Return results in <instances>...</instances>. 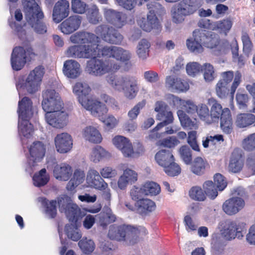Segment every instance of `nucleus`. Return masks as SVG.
<instances>
[{
  "label": "nucleus",
  "instance_id": "nucleus-46",
  "mask_svg": "<svg viewBox=\"0 0 255 255\" xmlns=\"http://www.w3.org/2000/svg\"><path fill=\"white\" fill-rule=\"evenodd\" d=\"M205 195L211 199L214 200L218 196V188L212 181H207L203 185Z\"/></svg>",
  "mask_w": 255,
  "mask_h": 255
},
{
  "label": "nucleus",
  "instance_id": "nucleus-19",
  "mask_svg": "<svg viewBox=\"0 0 255 255\" xmlns=\"http://www.w3.org/2000/svg\"><path fill=\"white\" fill-rule=\"evenodd\" d=\"M70 13V3L67 0H59L53 7L52 19L56 23L67 17Z\"/></svg>",
  "mask_w": 255,
  "mask_h": 255
},
{
  "label": "nucleus",
  "instance_id": "nucleus-23",
  "mask_svg": "<svg viewBox=\"0 0 255 255\" xmlns=\"http://www.w3.org/2000/svg\"><path fill=\"white\" fill-rule=\"evenodd\" d=\"M243 229L235 221H227L222 233L227 240H231L236 237L241 239L243 237Z\"/></svg>",
  "mask_w": 255,
  "mask_h": 255
},
{
  "label": "nucleus",
  "instance_id": "nucleus-2",
  "mask_svg": "<svg viewBox=\"0 0 255 255\" xmlns=\"http://www.w3.org/2000/svg\"><path fill=\"white\" fill-rule=\"evenodd\" d=\"M42 107L46 112L47 123L53 127L62 128L66 119L65 114L61 110L63 103L59 94L54 90H47L42 94Z\"/></svg>",
  "mask_w": 255,
  "mask_h": 255
},
{
  "label": "nucleus",
  "instance_id": "nucleus-59",
  "mask_svg": "<svg viewBox=\"0 0 255 255\" xmlns=\"http://www.w3.org/2000/svg\"><path fill=\"white\" fill-rule=\"evenodd\" d=\"M179 143V141L175 136H170L159 140L157 145L168 148H173Z\"/></svg>",
  "mask_w": 255,
  "mask_h": 255
},
{
  "label": "nucleus",
  "instance_id": "nucleus-35",
  "mask_svg": "<svg viewBox=\"0 0 255 255\" xmlns=\"http://www.w3.org/2000/svg\"><path fill=\"white\" fill-rule=\"evenodd\" d=\"M208 104L211 107L210 115L213 123L218 122L219 118L222 117L224 109L217 100L213 98L208 99Z\"/></svg>",
  "mask_w": 255,
  "mask_h": 255
},
{
  "label": "nucleus",
  "instance_id": "nucleus-5",
  "mask_svg": "<svg viewBox=\"0 0 255 255\" xmlns=\"http://www.w3.org/2000/svg\"><path fill=\"white\" fill-rule=\"evenodd\" d=\"M193 38L186 40L188 49L195 53H200L203 51L202 44L212 48L217 44L218 35L206 29H196L193 32Z\"/></svg>",
  "mask_w": 255,
  "mask_h": 255
},
{
  "label": "nucleus",
  "instance_id": "nucleus-14",
  "mask_svg": "<svg viewBox=\"0 0 255 255\" xmlns=\"http://www.w3.org/2000/svg\"><path fill=\"white\" fill-rule=\"evenodd\" d=\"M202 5L201 0H183L178 5L177 12L173 16L175 23H181L186 16L195 13Z\"/></svg>",
  "mask_w": 255,
  "mask_h": 255
},
{
  "label": "nucleus",
  "instance_id": "nucleus-3",
  "mask_svg": "<svg viewBox=\"0 0 255 255\" xmlns=\"http://www.w3.org/2000/svg\"><path fill=\"white\" fill-rule=\"evenodd\" d=\"M43 204L45 208V213L50 218L54 219L57 215V201L52 200L50 201L45 199ZM58 205L60 212H64L69 221L76 223L78 220L80 209L79 207L73 203L71 198L67 196L58 199Z\"/></svg>",
  "mask_w": 255,
  "mask_h": 255
},
{
  "label": "nucleus",
  "instance_id": "nucleus-9",
  "mask_svg": "<svg viewBox=\"0 0 255 255\" xmlns=\"http://www.w3.org/2000/svg\"><path fill=\"white\" fill-rule=\"evenodd\" d=\"M107 81L115 90L123 91L128 99H134L138 92L137 80L134 77H119L111 74L107 77Z\"/></svg>",
  "mask_w": 255,
  "mask_h": 255
},
{
  "label": "nucleus",
  "instance_id": "nucleus-11",
  "mask_svg": "<svg viewBox=\"0 0 255 255\" xmlns=\"http://www.w3.org/2000/svg\"><path fill=\"white\" fill-rule=\"evenodd\" d=\"M37 54L30 45L24 48L22 46L15 47L11 54L10 63L14 70L22 69L27 62L34 59Z\"/></svg>",
  "mask_w": 255,
  "mask_h": 255
},
{
  "label": "nucleus",
  "instance_id": "nucleus-45",
  "mask_svg": "<svg viewBox=\"0 0 255 255\" xmlns=\"http://www.w3.org/2000/svg\"><path fill=\"white\" fill-rule=\"evenodd\" d=\"M189 196L191 199L197 201H204L206 199L204 190L198 186H193L189 190Z\"/></svg>",
  "mask_w": 255,
  "mask_h": 255
},
{
  "label": "nucleus",
  "instance_id": "nucleus-25",
  "mask_svg": "<svg viewBox=\"0 0 255 255\" xmlns=\"http://www.w3.org/2000/svg\"><path fill=\"white\" fill-rule=\"evenodd\" d=\"M55 144L57 151L60 153H65L72 148L73 140L67 133L58 134L55 137Z\"/></svg>",
  "mask_w": 255,
  "mask_h": 255
},
{
  "label": "nucleus",
  "instance_id": "nucleus-28",
  "mask_svg": "<svg viewBox=\"0 0 255 255\" xmlns=\"http://www.w3.org/2000/svg\"><path fill=\"white\" fill-rule=\"evenodd\" d=\"M220 119V128L223 132L226 134L231 133L233 130L234 125L232 114L229 108H224Z\"/></svg>",
  "mask_w": 255,
  "mask_h": 255
},
{
  "label": "nucleus",
  "instance_id": "nucleus-6",
  "mask_svg": "<svg viewBox=\"0 0 255 255\" xmlns=\"http://www.w3.org/2000/svg\"><path fill=\"white\" fill-rule=\"evenodd\" d=\"M25 17L28 24L36 32L43 34L47 31V27L42 20L44 14L35 0H23L22 2Z\"/></svg>",
  "mask_w": 255,
  "mask_h": 255
},
{
  "label": "nucleus",
  "instance_id": "nucleus-7",
  "mask_svg": "<svg viewBox=\"0 0 255 255\" xmlns=\"http://www.w3.org/2000/svg\"><path fill=\"white\" fill-rule=\"evenodd\" d=\"M17 113L19 133L24 137L29 138L33 131V126L29 123L33 114L32 102L30 99L24 97L18 102Z\"/></svg>",
  "mask_w": 255,
  "mask_h": 255
},
{
  "label": "nucleus",
  "instance_id": "nucleus-60",
  "mask_svg": "<svg viewBox=\"0 0 255 255\" xmlns=\"http://www.w3.org/2000/svg\"><path fill=\"white\" fill-rule=\"evenodd\" d=\"M102 218L104 221L102 222V219L101 218L100 221L103 226H106L108 224L114 222L117 219L116 215L112 212L111 210H107L106 212H104Z\"/></svg>",
  "mask_w": 255,
  "mask_h": 255
},
{
  "label": "nucleus",
  "instance_id": "nucleus-36",
  "mask_svg": "<svg viewBox=\"0 0 255 255\" xmlns=\"http://www.w3.org/2000/svg\"><path fill=\"white\" fill-rule=\"evenodd\" d=\"M155 159L157 163L163 167L174 160L172 152L169 150L162 149L156 153Z\"/></svg>",
  "mask_w": 255,
  "mask_h": 255
},
{
  "label": "nucleus",
  "instance_id": "nucleus-62",
  "mask_svg": "<svg viewBox=\"0 0 255 255\" xmlns=\"http://www.w3.org/2000/svg\"><path fill=\"white\" fill-rule=\"evenodd\" d=\"M187 142L191 148L195 151H199L200 148L197 141V132L191 131L188 132Z\"/></svg>",
  "mask_w": 255,
  "mask_h": 255
},
{
  "label": "nucleus",
  "instance_id": "nucleus-63",
  "mask_svg": "<svg viewBox=\"0 0 255 255\" xmlns=\"http://www.w3.org/2000/svg\"><path fill=\"white\" fill-rule=\"evenodd\" d=\"M241 38L243 44V50L247 53L250 52L253 47V44L248 34L243 33Z\"/></svg>",
  "mask_w": 255,
  "mask_h": 255
},
{
  "label": "nucleus",
  "instance_id": "nucleus-40",
  "mask_svg": "<svg viewBox=\"0 0 255 255\" xmlns=\"http://www.w3.org/2000/svg\"><path fill=\"white\" fill-rule=\"evenodd\" d=\"M178 117L180 120L181 125L189 129H196L198 127L196 120L195 119L192 120L182 110H179L177 112Z\"/></svg>",
  "mask_w": 255,
  "mask_h": 255
},
{
  "label": "nucleus",
  "instance_id": "nucleus-26",
  "mask_svg": "<svg viewBox=\"0 0 255 255\" xmlns=\"http://www.w3.org/2000/svg\"><path fill=\"white\" fill-rule=\"evenodd\" d=\"M221 76L222 79L219 81H222V82L227 85L233 80V82L230 88V93L233 95L242 82V74L241 72L237 71L234 75L233 71H228L221 73Z\"/></svg>",
  "mask_w": 255,
  "mask_h": 255
},
{
  "label": "nucleus",
  "instance_id": "nucleus-17",
  "mask_svg": "<svg viewBox=\"0 0 255 255\" xmlns=\"http://www.w3.org/2000/svg\"><path fill=\"white\" fill-rule=\"evenodd\" d=\"M101 56L113 57L126 64H128L131 58V55L128 51L116 46H104L101 49H99L98 53L97 52L96 56L100 58Z\"/></svg>",
  "mask_w": 255,
  "mask_h": 255
},
{
  "label": "nucleus",
  "instance_id": "nucleus-50",
  "mask_svg": "<svg viewBox=\"0 0 255 255\" xmlns=\"http://www.w3.org/2000/svg\"><path fill=\"white\" fill-rule=\"evenodd\" d=\"M150 46V43L146 39H142L138 44L137 54L138 57L142 59H145L148 55L149 48Z\"/></svg>",
  "mask_w": 255,
  "mask_h": 255
},
{
  "label": "nucleus",
  "instance_id": "nucleus-61",
  "mask_svg": "<svg viewBox=\"0 0 255 255\" xmlns=\"http://www.w3.org/2000/svg\"><path fill=\"white\" fill-rule=\"evenodd\" d=\"M232 25L233 22L230 18H226L218 21L216 27L221 31L226 33L231 29Z\"/></svg>",
  "mask_w": 255,
  "mask_h": 255
},
{
  "label": "nucleus",
  "instance_id": "nucleus-52",
  "mask_svg": "<svg viewBox=\"0 0 255 255\" xmlns=\"http://www.w3.org/2000/svg\"><path fill=\"white\" fill-rule=\"evenodd\" d=\"M163 167L165 172L170 176H177L181 172V168L174 161L169 164L164 166Z\"/></svg>",
  "mask_w": 255,
  "mask_h": 255
},
{
  "label": "nucleus",
  "instance_id": "nucleus-21",
  "mask_svg": "<svg viewBox=\"0 0 255 255\" xmlns=\"http://www.w3.org/2000/svg\"><path fill=\"white\" fill-rule=\"evenodd\" d=\"M82 18L78 15H71L64 20L59 25L61 31L64 34H70L80 27Z\"/></svg>",
  "mask_w": 255,
  "mask_h": 255
},
{
  "label": "nucleus",
  "instance_id": "nucleus-18",
  "mask_svg": "<svg viewBox=\"0 0 255 255\" xmlns=\"http://www.w3.org/2000/svg\"><path fill=\"white\" fill-rule=\"evenodd\" d=\"M87 179L91 186L95 189L103 191L104 198L106 200L110 199V190L108 188V184L101 177L98 171L93 169L89 170Z\"/></svg>",
  "mask_w": 255,
  "mask_h": 255
},
{
  "label": "nucleus",
  "instance_id": "nucleus-51",
  "mask_svg": "<svg viewBox=\"0 0 255 255\" xmlns=\"http://www.w3.org/2000/svg\"><path fill=\"white\" fill-rule=\"evenodd\" d=\"M181 158L186 164L191 163L192 155L190 148L187 145H183L179 149Z\"/></svg>",
  "mask_w": 255,
  "mask_h": 255
},
{
  "label": "nucleus",
  "instance_id": "nucleus-12",
  "mask_svg": "<svg viewBox=\"0 0 255 255\" xmlns=\"http://www.w3.org/2000/svg\"><path fill=\"white\" fill-rule=\"evenodd\" d=\"M45 73V68L42 65L36 67L27 76L25 81L23 79H19L16 83V89L19 91L22 88H25L30 94H33L38 91Z\"/></svg>",
  "mask_w": 255,
  "mask_h": 255
},
{
  "label": "nucleus",
  "instance_id": "nucleus-10",
  "mask_svg": "<svg viewBox=\"0 0 255 255\" xmlns=\"http://www.w3.org/2000/svg\"><path fill=\"white\" fill-rule=\"evenodd\" d=\"M168 106L162 101H157L155 105L154 111L158 112L156 119L161 121L152 129L149 134V138L152 140H162L164 132H159L158 130L162 128L172 124L174 120L173 114L168 111ZM158 142H157L158 143Z\"/></svg>",
  "mask_w": 255,
  "mask_h": 255
},
{
  "label": "nucleus",
  "instance_id": "nucleus-24",
  "mask_svg": "<svg viewBox=\"0 0 255 255\" xmlns=\"http://www.w3.org/2000/svg\"><path fill=\"white\" fill-rule=\"evenodd\" d=\"M114 145L119 149L126 157H131L134 154V151L131 143L129 140L122 135H116L113 139Z\"/></svg>",
  "mask_w": 255,
  "mask_h": 255
},
{
  "label": "nucleus",
  "instance_id": "nucleus-34",
  "mask_svg": "<svg viewBox=\"0 0 255 255\" xmlns=\"http://www.w3.org/2000/svg\"><path fill=\"white\" fill-rule=\"evenodd\" d=\"M83 135L86 140L94 143H99L102 140L100 132L92 126L87 127L84 128Z\"/></svg>",
  "mask_w": 255,
  "mask_h": 255
},
{
  "label": "nucleus",
  "instance_id": "nucleus-16",
  "mask_svg": "<svg viewBox=\"0 0 255 255\" xmlns=\"http://www.w3.org/2000/svg\"><path fill=\"white\" fill-rule=\"evenodd\" d=\"M235 194L240 197L231 198L226 200L223 205V210L229 215L236 214L243 209L245 205V201L242 199L246 196L245 191L238 188L235 190Z\"/></svg>",
  "mask_w": 255,
  "mask_h": 255
},
{
  "label": "nucleus",
  "instance_id": "nucleus-43",
  "mask_svg": "<svg viewBox=\"0 0 255 255\" xmlns=\"http://www.w3.org/2000/svg\"><path fill=\"white\" fill-rule=\"evenodd\" d=\"M173 101L179 102L181 105V109L185 110L188 114H194L196 113L198 106H196L190 100H183L178 97L172 95Z\"/></svg>",
  "mask_w": 255,
  "mask_h": 255
},
{
  "label": "nucleus",
  "instance_id": "nucleus-33",
  "mask_svg": "<svg viewBox=\"0 0 255 255\" xmlns=\"http://www.w3.org/2000/svg\"><path fill=\"white\" fill-rule=\"evenodd\" d=\"M255 123V116L250 113H241L237 115L235 124L239 128H245Z\"/></svg>",
  "mask_w": 255,
  "mask_h": 255
},
{
  "label": "nucleus",
  "instance_id": "nucleus-48",
  "mask_svg": "<svg viewBox=\"0 0 255 255\" xmlns=\"http://www.w3.org/2000/svg\"><path fill=\"white\" fill-rule=\"evenodd\" d=\"M71 9L75 13L82 14L85 13L88 5L81 0H71Z\"/></svg>",
  "mask_w": 255,
  "mask_h": 255
},
{
  "label": "nucleus",
  "instance_id": "nucleus-22",
  "mask_svg": "<svg viewBox=\"0 0 255 255\" xmlns=\"http://www.w3.org/2000/svg\"><path fill=\"white\" fill-rule=\"evenodd\" d=\"M165 85L169 90L178 92H185L189 89L188 82L175 75L167 76Z\"/></svg>",
  "mask_w": 255,
  "mask_h": 255
},
{
  "label": "nucleus",
  "instance_id": "nucleus-8",
  "mask_svg": "<svg viewBox=\"0 0 255 255\" xmlns=\"http://www.w3.org/2000/svg\"><path fill=\"white\" fill-rule=\"evenodd\" d=\"M147 234V231L144 227L135 228L130 225L117 226L114 224L110 226L108 236L113 240H129V244L133 245L135 243L132 242L133 239L136 240L137 237Z\"/></svg>",
  "mask_w": 255,
  "mask_h": 255
},
{
  "label": "nucleus",
  "instance_id": "nucleus-58",
  "mask_svg": "<svg viewBox=\"0 0 255 255\" xmlns=\"http://www.w3.org/2000/svg\"><path fill=\"white\" fill-rule=\"evenodd\" d=\"M213 182L219 191H223L227 186V182L225 178L220 173H216L214 176Z\"/></svg>",
  "mask_w": 255,
  "mask_h": 255
},
{
  "label": "nucleus",
  "instance_id": "nucleus-56",
  "mask_svg": "<svg viewBox=\"0 0 255 255\" xmlns=\"http://www.w3.org/2000/svg\"><path fill=\"white\" fill-rule=\"evenodd\" d=\"M186 69L187 74L191 76H195L203 70L201 65L197 62H191L187 64Z\"/></svg>",
  "mask_w": 255,
  "mask_h": 255
},
{
  "label": "nucleus",
  "instance_id": "nucleus-27",
  "mask_svg": "<svg viewBox=\"0 0 255 255\" xmlns=\"http://www.w3.org/2000/svg\"><path fill=\"white\" fill-rule=\"evenodd\" d=\"M244 166V157L242 151L239 149H235L232 153L228 169L231 172L236 173L240 172Z\"/></svg>",
  "mask_w": 255,
  "mask_h": 255
},
{
  "label": "nucleus",
  "instance_id": "nucleus-39",
  "mask_svg": "<svg viewBox=\"0 0 255 255\" xmlns=\"http://www.w3.org/2000/svg\"><path fill=\"white\" fill-rule=\"evenodd\" d=\"M178 117L180 120L181 125L189 129H196L198 127L196 120L195 119L192 120L182 110H179L177 112Z\"/></svg>",
  "mask_w": 255,
  "mask_h": 255
},
{
  "label": "nucleus",
  "instance_id": "nucleus-53",
  "mask_svg": "<svg viewBox=\"0 0 255 255\" xmlns=\"http://www.w3.org/2000/svg\"><path fill=\"white\" fill-rule=\"evenodd\" d=\"M146 105V100H143L135 105L129 112L128 115L130 120H133L137 117L140 111Z\"/></svg>",
  "mask_w": 255,
  "mask_h": 255
},
{
  "label": "nucleus",
  "instance_id": "nucleus-47",
  "mask_svg": "<svg viewBox=\"0 0 255 255\" xmlns=\"http://www.w3.org/2000/svg\"><path fill=\"white\" fill-rule=\"evenodd\" d=\"M108 152L102 146L97 145L92 150L90 159L95 163L99 162L108 155Z\"/></svg>",
  "mask_w": 255,
  "mask_h": 255
},
{
  "label": "nucleus",
  "instance_id": "nucleus-64",
  "mask_svg": "<svg viewBox=\"0 0 255 255\" xmlns=\"http://www.w3.org/2000/svg\"><path fill=\"white\" fill-rule=\"evenodd\" d=\"M100 173L103 177L110 178L115 177L117 174V172L110 167H105L101 169Z\"/></svg>",
  "mask_w": 255,
  "mask_h": 255
},
{
  "label": "nucleus",
  "instance_id": "nucleus-41",
  "mask_svg": "<svg viewBox=\"0 0 255 255\" xmlns=\"http://www.w3.org/2000/svg\"><path fill=\"white\" fill-rule=\"evenodd\" d=\"M32 179L34 185L40 187L44 186L48 182L49 177L46 174V169L42 168L38 172L34 174Z\"/></svg>",
  "mask_w": 255,
  "mask_h": 255
},
{
  "label": "nucleus",
  "instance_id": "nucleus-13",
  "mask_svg": "<svg viewBox=\"0 0 255 255\" xmlns=\"http://www.w3.org/2000/svg\"><path fill=\"white\" fill-rule=\"evenodd\" d=\"M161 6L156 2H151L147 4V7L149 13L147 15V19L142 17L138 23L140 27L147 32H150L153 29H160L161 28L159 20L156 15V12L158 7Z\"/></svg>",
  "mask_w": 255,
  "mask_h": 255
},
{
  "label": "nucleus",
  "instance_id": "nucleus-15",
  "mask_svg": "<svg viewBox=\"0 0 255 255\" xmlns=\"http://www.w3.org/2000/svg\"><path fill=\"white\" fill-rule=\"evenodd\" d=\"M95 32L97 36L100 37L102 40L110 44L119 45L124 39L123 36L118 30L106 24L98 26Z\"/></svg>",
  "mask_w": 255,
  "mask_h": 255
},
{
  "label": "nucleus",
  "instance_id": "nucleus-55",
  "mask_svg": "<svg viewBox=\"0 0 255 255\" xmlns=\"http://www.w3.org/2000/svg\"><path fill=\"white\" fill-rule=\"evenodd\" d=\"M203 68L205 81L208 82L213 81L215 78L213 66L210 63H205L203 66Z\"/></svg>",
  "mask_w": 255,
  "mask_h": 255
},
{
  "label": "nucleus",
  "instance_id": "nucleus-42",
  "mask_svg": "<svg viewBox=\"0 0 255 255\" xmlns=\"http://www.w3.org/2000/svg\"><path fill=\"white\" fill-rule=\"evenodd\" d=\"M196 112L201 120L204 121L208 124L213 123L209 110L205 104H201L199 105Z\"/></svg>",
  "mask_w": 255,
  "mask_h": 255
},
{
  "label": "nucleus",
  "instance_id": "nucleus-31",
  "mask_svg": "<svg viewBox=\"0 0 255 255\" xmlns=\"http://www.w3.org/2000/svg\"><path fill=\"white\" fill-rule=\"evenodd\" d=\"M72 172L71 167L65 163L56 164L53 169L54 176L60 180L67 181L71 176Z\"/></svg>",
  "mask_w": 255,
  "mask_h": 255
},
{
  "label": "nucleus",
  "instance_id": "nucleus-54",
  "mask_svg": "<svg viewBox=\"0 0 255 255\" xmlns=\"http://www.w3.org/2000/svg\"><path fill=\"white\" fill-rule=\"evenodd\" d=\"M215 90L217 95L221 99L225 98L229 91L228 88V85L222 82V81L218 82L216 85Z\"/></svg>",
  "mask_w": 255,
  "mask_h": 255
},
{
  "label": "nucleus",
  "instance_id": "nucleus-38",
  "mask_svg": "<svg viewBox=\"0 0 255 255\" xmlns=\"http://www.w3.org/2000/svg\"><path fill=\"white\" fill-rule=\"evenodd\" d=\"M86 14L88 21L91 24H97L102 21V17L99 9L96 4H92L88 7Z\"/></svg>",
  "mask_w": 255,
  "mask_h": 255
},
{
  "label": "nucleus",
  "instance_id": "nucleus-30",
  "mask_svg": "<svg viewBox=\"0 0 255 255\" xmlns=\"http://www.w3.org/2000/svg\"><path fill=\"white\" fill-rule=\"evenodd\" d=\"M63 71L67 77L75 79L80 75V65L74 60H66L64 63Z\"/></svg>",
  "mask_w": 255,
  "mask_h": 255
},
{
  "label": "nucleus",
  "instance_id": "nucleus-49",
  "mask_svg": "<svg viewBox=\"0 0 255 255\" xmlns=\"http://www.w3.org/2000/svg\"><path fill=\"white\" fill-rule=\"evenodd\" d=\"M78 245L83 252L86 254H89L93 252L95 249V244L92 240H87V238H83L79 243Z\"/></svg>",
  "mask_w": 255,
  "mask_h": 255
},
{
  "label": "nucleus",
  "instance_id": "nucleus-37",
  "mask_svg": "<svg viewBox=\"0 0 255 255\" xmlns=\"http://www.w3.org/2000/svg\"><path fill=\"white\" fill-rule=\"evenodd\" d=\"M137 210L141 214L146 215L154 211L155 203L150 199L142 198L137 201Z\"/></svg>",
  "mask_w": 255,
  "mask_h": 255
},
{
  "label": "nucleus",
  "instance_id": "nucleus-29",
  "mask_svg": "<svg viewBox=\"0 0 255 255\" xmlns=\"http://www.w3.org/2000/svg\"><path fill=\"white\" fill-rule=\"evenodd\" d=\"M29 152L33 161L32 166H35V163L40 161L44 157L45 152L44 145L41 141H35L30 146Z\"/></svg>",
  "mask_w": 255,
  "mask_h": 255
},
{
  "label": "nucleus",
  "instance_id": "nucleus-1",
  "mask_svg": "<svg viewBox=\"0 0 255 255\" xmlns=\"http://www.w3.org/2000/svg\"><path fill=\"white\" fill-rule=\"evenodd\" d=\"M98 39L96 35L91 32H77L70 36V40L73 43L81 45L71 46L66 52L68 57L91 58L87 62L86 71L95 76H102L120 68L119 64L114 63L111 60H104L96 56Z\"/></svg>",
  "mask_w": 255,
  "mask_h": 255
},
{
  "label": "nucleus",
  "instance_id": "nucleus-44",
  "mask_svg": "<svg viewBox=\"0 0 255 255\" xmlns=\"http://www.w3.org/2000/svg\"><path fill=\"white\" fill-rule=\"evenodd\" d=\"M141 189L145 195H156L160 191V187L154 182L148 181L143 185Z\"/></svg>",
  "mask_w": 255,
  "mask_h": 255
},
{
  "label": "nucleus",
  "instance_id": "nucleus-57",
  "mask_svg": "<svg viewBox=\"0 0 255 255\" xmlns=\"http://www.w3.org/2000/svg\"><path fill=\"white\" fill-rule=\"evenodd\" d=\"M244 149L252 151L255 149V132L249 135L243 142Z\"/></svg>",
  "mask_w": 255,
  "mask_h": 255
},
{
  "label": "nucleus",
  "instance_id": "nucleus-20",
  "mask_svg": "<svg viewBox=\"0 0 255 255\" xmlns=\"http://www.w3.org/2000/svg\"><path fill=\"white\" fill-rule=\"evenodd\" d=\"M104 16L108 23L117 28H122L127 23L126 15L112 9H105Z\"/></svg>",
  "mask_w": 255,
  "mask_h": 255
},
{
  "label": "nucleus",
  "instance_id": "nucleus-32",
  "mask_svg": "<svg viewBox=\"0 0 255 255\" xmlns=\"http://www.w3.org/2000/svg\"><path fill=\"white\" fill-rule=\"evenodd\" d=\"M190 164L191 172L197 175L204 174L206 168L209 166L207 161L201 157L195 158Z\"/></svg>",
  "mask_w": 255,
  "mask_h": 255
},
{
  "label": "nucleus",
  "instance_id": "nucleus-4",
  "mask_svg": "<svg viewBox=\"0 0 255 255\" xmlns=\"http://www.w3.org/2000/svg\"><path fill=\"white\" fill-rule=\"evenodd\" d=\"M73 93L78 96L81 105L95 117L103 119V116L108 112L106 105L89 96L91 89L86 83L78 82L73 87Z\"/></svg>",
  "mask_w": 255,
  "mask_h": 255
}]
</instances>
